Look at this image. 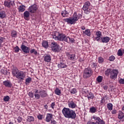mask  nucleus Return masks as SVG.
<instances>
[{
  "instance_id": "13d9d810",
  "label": "nucleus",
  "mask_w": 124,
  "mask_h": 124,
  "mask_svg": "<svg viewBox=\"0 0 124 124\" xmlns=\"http://www.w3.org/2000/svg\"><path fill=\"white\" fill-rule=\"evenodd\" d=\"M55 102H53L51 103V107L52 109H54V108H55Z\"/></svg>"
},
{
  "instance_id": "e433bc0d",
  "label": "nucleus",
  "mask_w": 124,
  "mask_h": 124,
  "mask_svg": "<svg viewBox=\"0 0 124 124\" xmlns=\"http://www.w3.org/2000/svg\"><path fill=\"white\" fill-rule=\"evenodd\" d=\"M102 79H103L102 76H99L97 78L96 80H97V82H98L99 83H101V82H102Z\"/></svg>"
},
{
  "instance_id": "6ab92c4d",
  "label": "nucleus",
  "mask_w": 124,
  "mask_h": 124,
  "mask_svg": "<svg viewBox=\"0 0 124 124\" xmlns=\"http://www.w3.org/2000/svg\"><path fill=\"white\" fill-rule=\"evenodd\" d=\"M58 67L59 68H66V67H67V65L64 63V62L61 61L60 63L58 64Z\"/></svg>"
},
{
  "instance_id": "338daca9",
  "label": "nucleus",
  "mask_w": 124,
  "mask_h": 124,
  "mask_svg": "<svg viewBox=\"0 0 124 124\" xmlns=\"http://www.w3.org/2000/svg\"><path fill=\"white\" fill-rule=\"evenodd\" d=\"M104 102H105V100H104V98H102L101 100V103H102V104H103Z\"/></svg>"
},
{
  "instance_id": "6e6d98bb",
  "label": "nucleus",
  "mask_w": 124,
  "mask_h": 124,
  "mask_svg": "<svg viewBox=\"0 0 124 124\" xmlns=\"http://www.w3.org/2000/svg\"><path fill=\"white\" fill-rule=\"evenodd\" d=\"M120 84H122V85H124V79L120 78L119 80Z\"/></svg>"
},
{
  "instance_id": "4468645a",
  "label": "nucleus",
  "mask_w": 124,
  "mask_h": 124,
  "mask_svg": "<svg viewBox=\"0 0 124 124\" xmlns=\"http://www.w3.org/2000/svg\"><path fill=\"white\" fill-rule=\"evenodd\" d=\"M3 84L5 87L7 88H12V83L11 82L8 80H5L3 82Z\"/></svg>"
},
{
  "instance_id": "de8ad7c7",
  "label": "nucleus",
  "mask_w": 124,
  "mask_h": 124,
  "mask_svg": "<svg viewBox=\"0 0 124 124\" xmlns=\"http://www.w3.org/2000/svg\"><path fill=\"white\" fill-rule=\"evenodd\" d=\"M37 118L38 119V120H40V121H41L42 120V119H43V115H41L40 114H39L37 116Z\"/></svg>"
},
{
  "instance_id": "ea45409f",
  "label": "nucleus",
  "mask_w": 124,
  "mask_h": 124,
  "mask_svg": "<svg viewBox=\"0 0 124 124\" xmlns=\"http://www.w3.org/2000/svg\"><path fill=\"white\" fill-rule=\"evenodd\" d=\"M63 41H64L65 42H67V43H69V36H66V35H65Z\"/></svg>"
},
{
  "instance_id": "6e6552de",
  "label": "nucleus",
  "mask_w": 124,
  "mask_h": 124,
  "mask_svg": "<svg viewBox=\"0 0 124 124\" xmlns=\"http://www.w3.org/2000/svg\"><path fill=\"white\" fill-rule=\"evenodd\" d=\"M95 35H96V36L93 38V40L94 41H95V40L98 42L100 41V40H101V38L102 37H101L102 36V33L101 31H97L95 33Z\"/></svg>"
},
{
  "instance_id": "c03bdc74",
  "label": "nucleus",
  "mask_w": 124,
  "mask_h": 124,
  "mask_svg": "<svg viewBox=\"0 0 124 124\" xmlns=\"http://www.w3.org/2000/svg\"><path fill=\"white\" fill-rule=\"evenodd\" d=\"M10 99V97L9 96H6L4 97L3 100L4 101L7 102L9 101V100Z\"/></svg>"
},
{
  "instance_id": "f3484780",
  "label": "nucleus",
  "mask_w": 124,
  "mask_h": 124,
  "mask_svg": "<svg viewBox=\"0 0 124 124\" xmlns=\"http://www.w3.org/2000/svg\"><path fill=\"white\" fill-rule=\"evenodd\" d=\"M39 93H40V96H41V97L42 98H44L45 97H46V96H47V95H48V94H47V92H46V91L45 90H43V91H41L39 92Z\"/></svg>"
},
{
  "instance_id": "8fccbe9b",
  "label": "nucleus",
  "mask_w": 124,
  "mask_h": 124,
  "mask_svg": "<svg viewBox=\"0 0 124 124\" xmlns=\"http://www.w3.org/2000/svg\"><path fill=\"white\" fill-rule=\"evenodd\" d=\"M77 93L76 89L74 88L70 91V93H72L73 94H74V93Z\"/></svg>"
},
{
  "instance_id": "c85d7f7f",
  "label": "nucleus",
  "mask_w": 124,
  "mask_h": 124,
  "mask_svg": "<svg viewBox=\"0 0 124 124\" xmlns=\"http://www.w3.org/2000/svg\"><path fill=\"white\" fill-rule=\"evenodd\" d=\"M112 69H108L105 71V75L106 76H109V75H111V73H112Z\"/></svg>"
},
{
  "instance_id": "2eb2a0df",
  "label": "nucleus",
  "mask_w": 124,
  "mask_h": 124,
  "mask_svg": "<svg viewBox=\"0 0 124 124\" xmlns=\"http://www.w3.org/2000/svg\"><path fill=\"white\" fill-rule=\"evenodd\" d=\"M68 106L69 108H71L72 109H74V108H76L77 107V105L73 101H70L68 102Z\"/></svg>"
},
{
  "instance_id": "603ef678",
  "label": "nucleus",
  "mask_w": 124,
  "mask_h": 124,
  "mask_svg": "<svg viewBox=\"0 0 124 124\" xmlns=\"http://www.w3.org/2000/svg\"><path fill=\"white\" fill-rule=\"evenodd\" d=\"M17 122L19 123H21L22 121H23V118H22L21 117L19 116L17 118Z\"/></svg>"
},
{
  "instance_id": "72a5a7b5",
  "label": "nucleus",
  "mask_w": 124,
  "mask_h": 124,
  "mask_svg": "<svg viewBox=\"0 0 124 124\" xmlns=\"http://www.w3.org/2000/svg\"><path fill=\"white\" fill-rule=\"evenodd\" d=\"M31 80L32 78L31 77H28L27 78H26L25 80L26 85H29V84L31 83Z\"/></svg>"
},
{
  "instance_id": "20e7f679",
  "label": "nucleus",
  "mask_w": 124,
  "mask_h": 124,
  "mask_svg": "<svg viewBox=\"0 0 124 124\" xmlns=\"http://www.w3.org/2000/svg\"><path fill=\"white\" fill-rule=\"evenodd\" d=\"M93 74V72L91 68H85L83 71V78L85 79H88L90 77H92Z\"/></svg>"
},
{
  "instance_id": "b1692460",
  "label": "nucleus",
  "mask_w": 124,
  "mask_h": 124,
  "mask_svg": "<svg viewBox=\"0 0 124 124\" xmlns=\"http://www.w3.org/2000/svg\"><path fill=\"white\" fill-rule=\"evenodd\" d=\"M26 10V7L24 5H20L18 7L19 12H24Z\"/></svg>"
},
{
  "instance_id": "c9c22d12",
  "label": "nucleus",
  "mask_w": 124,
  "mask_h": 124,
  "mask_svg": "<svg viewBox=\"0 0 124 124\" xmlns=\"http://www.w3.org/2000/svg\"><path fill=\"white\" fill-rule=\"evenodd\" d=\"M107 107L108 110H113V104L111 103L108 104Z\"/></svg>"
},
{
  "instance_id": "c756f323",
  "label": "nucleus",
  "mask_w": 124,
  "mask_h": 124,
  "mask_svg": "<svg viewBox=\"0 0 124 124\" xmlns=\"http://www.w3.org/2000/svg\"><path fill=\"white\" fill-rule=\"evenodd\" d=\"M89 112L92 114H93L94 113L97 112V110H96V108H95L94 107H92L90 108Z\"/></svg>"
},
{
  "instance_id": "a18cd8bd",
  "label": "nucleus",
  "mask_w": 124,
  "mask_h": 124,
  "mask_svg": "<svg viewBox=\"0 0 124 124\" xmlns=\"http://www.w3.org/2000/svg\"><path fill=\"white\" fill-rule=\"evenodd\" d=\"M34 96H35V99H40V97H41L40 94H39L38 93H35Z\"/></svg>"
},
{
  "instance_id": "a878e982",
  "label": "nucleus",
  "mask_w": 124,
  "mask_h": 124,
  "mask_svg": "<svg viewBox=\"0 0 124 124\" xmlns=\"http://www.w3.org/2000/svg\"><path fill=\"white\" fill-rule=\"evenodd\" d=\"M87 97L88 100H90V99H93L94 98V94L92 93V92H90L87 95Z\"/></svg>"
},
{
  "instance_id": "dca6fc26",
  "label": "nucleus",
  "mask_w": 124,
  "mask_h": 124,
  "mask_svg": "<svg viewBox=\"0 0 124 124\" xmlns=\"http://www.w3.org/2000/svg\"><path fill=\"white\" fill-rule=\"evenodd\" d=\"M30 12L28 11H26L25 12H24V14H23V16H24V18L26 20V21H29V20H30Z\"/></svg>"
},
{
  "instance_id": "473e14b6",
  "label": "nucleus",
  "mask_w": 124,
  "mask_h": 124,
  "mask_svg": "<svg viewBox=\"0 0 124 124\" xmlns=\"http://www.w3.org/2000/svg\"><path fill=\"white\" fill-rule=\"evenodd\" d=\"M83 33H85L87 36H91V30L87 29L83 31Z\"/></svg>"
},
{
  "instance_id": "393cba45",
  "label": "nucleus",
  "mask_w": 124,
  "mask_h": 124,
  "mask_svg": "<svg viewBox=\"0 0 124 124\" xmlns=\"http://www.w3.org/2000/svg\"><path fill=\"white\" fill-rule=\"evenodd\" d=\"M44 61L46 62H51V56L50 55H46L44 56Z\"/></svg>"
},
{
  "instance_id": "864d4df0",
  "label": "nucleus",
  "mask_w": 124,
  "mask_h": 124,
  "mask_svg": "<svg viewBox=\"0 0 124 124\" xmlns=\"http://www.w3.org/2000/svg\"><path fill=\"white\" fill-rule=\"evenodd\" d=\"M1 72H2L4 75H7V70H1Z\"/></svg>"
},
{
  "instance_id": "5701e85b",
  "label": "nucleus",
  "mask_w": 124,
  "mask_h": 124,
  "mask_svg": "<svg viewBox=\"0 0 124 124\" xmlns=\"http://www.w3.org/2000/svg\"><path fill=\"white\" fill-rule=\"evenodd\" d=\"M124 118V113L120 110L118 112V119L119 120H123Z\"/></svg>"
},
{
  "instance_id": "f03ea898",
  "label": "nucleus",
  "mask_w": 124,
  "mask_h": 124,
  "mask_svg": "<svg viewBox=\"0 0 124 124\" xmlns=\"http://www.w3.org/2000/svg\"><path fill=\"white\" fill-rule=\"evenodd\" d=\"M63 21L67 23V24L74 25L76 23V21H78V15H77V13H75L72 17L64 18Z\"/></svg>"
},
{
  "instance_id": "4d7b16f0",
  "label": "nucleus",
  "mask_w": 124,
  "mask_h": 124,
  "mask_svg": "<svg viewBox=\"0 0 124 124\" xmlns=\"http://www.w3.org/2000/svg\"><path fill=\"white\" fill-rule=\"evenodd\" d=\"M5 38L2 37H0V43H2L3 42V41L4 40Z\"/></svg>"
},
{
  "instance_id": "0e129e2a",
  "label": "nucleus",
  "mask_w": 124,
  "mask_h": 124,
  "mask_svg": "<svg viewBox=\"0 0 124 124\" xmlns=\"http://www.w3.org/2000/svg\"><path fill=\"white\" fill-rule=\"evenodd\" d=\"M80 29H81L82 31H85V30H86V27L84 26H82L80 27Z\"/></svg>"
},
{
  "instance_id": "7ed1b4c3",
  "label": "nucleus",
  "mask_w": 124,
  "mask_h": 124,
  "mask_svg": "<svg viewBox=\"0 0 124 124\" xmlns=\"http://www.w3.org/2000/svg\"><path fill=\"white\" fill-rule=\"evenodd\" d=\"M52 37L55 40H59V41H63L65 34L61 33L58 31L54 32L52 33Z\"/></svg>"
},
{
  "instance_id": "f704fd0d",
  "label": "nucleus",
  "mask_w": 124,
  "mask_h": 124,
  "mask_svg": "<svg viewBox=\"0 0 124 124\" xmlns=\"http://www.w3.org/2000/svg\"><path fill=\"white\" fill-rule=\"evenodd\" d=\"M61 90L59 89L58 88H56L55 91V94H57V95H61Z\"/></svg>"
},
{
  "instance_id": "39448f33",
  "label": "nucleus",
  "mask_w": 124,
  "mask_h": 124,
  "mask_svg": "<svg viewBox=\"0 0 124 124\" xmlns=\"http://www.w3.org/2000/svg\"><path fill=\"white\" fill-rule=\"evenodd\" d=\"M51 49L53 52H60V46L57 43L53 42L51 44Z\"/></svg>"
},
{
  "instance_id": "f257e3e1",
  "label": "nucleus",
  "mask_w": 124,
  "mask_h": 124,
  "mask_svg": "<svg viewBox=\"0 0 124 124\" xmlns=\"http://www.w3.org/2000/svg\"><path fill=\"white\" fill-rule=\"evenodd\" d=\"M62 113L64 117L66 119H71V120H75L76 119L75 111L69 108H63L62 110Z\"/></svg>"
},
{
  "instance_id": "a211bd4d",
  "label": "nucleus",
  "mask_w": 124,
  "mask_h": 124,
  "mask_svg": "<svg viewBox=\"0 0 124 124\" xmlns=\"http://www.w3.org/2000/svg\"><path fill=\"white\" fill-rule=\"evenodd\" d=\"M52 118H53V114L52 113H47L46 118V121L47 123H49L52 121Z\"/></svg>"
},
{
  "instance_id": "0eeeda50",
  "label": "nucleus",
  "mask_w": 124,
  "mask_h": 124,
  "mask_svg": "<svg viewBox=\"0 0 124 124\" xmlns=\"http://www.w3.org/2000/svg\"><path fill=\"white\" fill-rule=\"evenodd\" d=\"M92 7H93V6L91 5V2L87 1L84 3L82 9L84 11H86V10H91Z\"/></svg>"
},
{
  "instance_id": "f8f14e48",
  "label": "nucleus",
  "mask_w": 124,
  "mask_h": 124,
  "mask_svg": "<svg viewBox=\"0 0 124 124\" xmlns=\"http://www.w3.org/2000/svg\"><path fill=\"white\" fill-rule=\"evenodd\" d=\"M4 5H5V6L9 8L11 6H13V5H14V2L13 1L10 0L5 1Z\"/></svg>"
},
{
  "instance_id": "69168bd1",
  "label": "nucleus",
  "mask_w": 124,
  "mask_h": 124,
  "mask_svg": "<svg viewBox=\"0 0 124 124\" xmlns=\"http://www.w3.org/2000/svg\"><path fill=\"white\" fill-rule=\"evenodd\" d=\"M93 65L94 68H96V66H97V65H96V64H95V63H93Z\"/></svg>"
},
{
  "instance_id": "9b49d317",
  "label": "nucleus",
  "mask_w": 124,
  "mask_h": 124,
  "mask_svg": "<svg viewBox=\"0 0 124 124\" xmlns=\"http://www.w3.org/2000/svg\"><path fill=\"white\" fill-rule=\"evenodd\" d=\"M37 10V6H36V4L32 5L28 8V11H29L30 13H35Z\"/></svg>"
},
{
  "instance_id": "ddd939ff",
  "label": "nucleus",
  "mask_w": 124,
  "mask_h": 124,
  "mask_svg": "<svg viewBox=\"0 0 124 124\" xmlns=\"http://www.w3.org/2000/svg\"><path fill=\"white\" fill-rule=\"evenodd\" d=\"M100 41L103 43H108L110 41V38L108 36L102 37Z\"/></svg>"
},
{
  "instance_id": "49530a36",
  "label": "nucleus",
  "mask_w": 124,
  "mask_h": 124,
  "mask_svg": "<svg viewBox=\"0 0 124 124\" xmlns=\"http://www.w3.org/2000/svg\"><path fill=\"white\" fill-rule=\"evenodd\" d=\"M103 62H104V59H103L102 57H99L98 62H99V63H102Z\"/></svg>"
},
{
  "instance_id": "4be33fe9",
  "label": "nucleus",
  "mask_w": 124,
  "mask_h": 124,
  "mask_svg": "<svg viewBox=\"0 0 124 124\" xmlns=\"http://www.w3.org/2000/svg\"><path fill=\"white\" fill-rule=\"evenodd\" d=\"M69 13L66 11V10H64V11H62L61 13V15L64 17H68V15Z\"/></svg>"
},
{
  "instance_id": "412c9836",
  "label": "nucleus",
  "mask_w": 124,
  "mask_h": 124,
  "mask_svg": "<svg viewBox=\"0 0 124 124\" xmlns=\"http://www.w3.org/2000/svg\"><path fill=\"white\" fill-rule=\"evenodd\" d=\"M42 46L45 49H47L48 47H49V44H48V42L46 40H43L42 43Z\"/></svg>"
},
{
  "instance_id": "680f3d73",
  "label": "nucleus",
  "mask_w": 124,
  "mask_h": 124,
  "mask_svg": "<svg viewBox=\"0 0 124 124\" xmlns=\"http://www.w3.org/2000/svg\"><path fill=\"white\" fill-rule=\"evenodd\" d=\"M51 124H57V122H56V121H55V120H51Z\"/></svg>"
},
{
  "instance_id": "423d86ee",
  "label": "nucleus",
  "mask_w": 124,
  "mask_h": 124,
  "mask_svg": "<svg viewBox=\"0 0 124 124\" xmlns=\"http://www.w3.org/2000/svg\"><path fill=\"white\" fill-rule=\"evenodd\" d=\"M16 77L20 81H23L26 77V74L24 72L21 71L18 72Z\"/></svg>"
},
{
  "instance_id": "bf43d9fd",
  "label": "nucleus",
  "mask_w": 124,
  "mask_h": 124,
  "mask_svg": "<svg viewBox=\"0 0 124 124\" xmlns=\"http://www.w3.org/2000/svg\"><path fill=\"white\" fill-rule=\"evenodd\" d=\"M82 14H78V20H79V19H82Z\"/></svg>"
},
{
  "instance_id": "3c124183",
  "label": "nucleus",
  "mask_w": 124,
  "mask_h": 124,
  "mask_svg": "<svg viewBox=\"0 0 124 124\" xmlns=\"http://www.w3.org/2000/svg\"><path fill=\"white\" fill-rule=\"evenodd\" d=\"M114 60H115V56L113 55L111 56L109 58V61H110V62H113L114 61Z\"/></svg>"
},
{
  "instance_id": "9d476101",
  "label": "nucleus",
  "mask_w": 124,
  "mask_h": 124,
  "mask_svg": "<svg viewBox=\"0 0 124 124\" xmlns=\"http://www.w3.org/2000/svg\"><path fill=\"white\" fill-rule=\"evenodd\" d=\"M20 48L22 51V52H23V53H25V54H29L30 53V47L25 46V45H24V44H22L20 46Z\"/></svg>"
},
{
  "instance_id": "bb28decb",
  "label": "nucleus",
  "mask_w": 124,
  "mask_h": 124,
  "mask_svg": "<svg viewBox=\"0 0 124 124\" xmlns=\"http://www.w3.org/2000/svg\"><path fill=\"white\" fill-rule=\"evenodd\" d=\"M27 122L29 123H31V122H34V117L31 116H27Z\"/></svg>"
},
{
  "instance_id": "58836bf2",
  "label": "nucleus",
  "mask_w": 124,
  "mask_h": 124,
  "mask_svg": "<svg viewBox=\"0 0 124 124\" xmlns=\"http://www.w3.org/2000/svg\"><path fill=\"white\" fill-rule=\"evenodd\" d=\"M14 50H15V53H18L20 51V48L18 46H16V47H14Z\"/></svg>"
},
{
  "instance_id": "7c9ffc66",
  "label": "nucleus",
  "mask_w": 124,
  "mask_h": 124,
  "mask_svg": "<svg viewBox=\"0 0 124 124\" xmlns=\"http://www.w3.org/2000/svg\"><path fill=\"white\" fill-rule=\"evenodd\" d=\"M6 16V14H5V12L4 11L0 12V18H1V19H3L4 18H5Z\"/></svg>"
},
{
  "instance_id": "4c0bfd02",
  "label": "nucleus",
  "mask_w": 124,
  "mask_h": 124,
  "mask_svg": "<svg viewBox=\"0 0 124 124\" xmlns=\"http://www.w3.org/2000/svg\"><path fill=\"white\" fill-rule=\"evenodd\" d=\"M31 54H34V55H37V50L34 49H31L30 50Z\"/></svg>"
},
{
  "instance_id": "2f4dec72",
  "label": "nucleus",
  "mask_w": 124,
  "mask_h": 124,
  "mask_svg": "<svg viewBox=\"0 0 124 124\" xmlns=\"http://www.w3.org/2000/svg\"><path fill=\"white\" fill-rule=\"evenodd\" d=\"M11 36L13 38L17 37V31H16L13 30L11 31Z\"/></svg>"
},
{
  "instance_id": "79ce46f5",
  "label": "nucleus",
  "mask_w": 124,
  "mask_h": 124,
  "mask_svg": "<svg viewBox=\"0 0 124 124\" xmlns=\"http://www.w3.org/2000/svg\"><path fill=\"white\" fill-rule=\"evenodd\" d=\"M117 55H118V56H119V57H122V56H123V51H122L121 49H119L118 51Z\"/></svg>"
},
{
  "instance_id": "aec40b11",
  "label": "nucleus",
  "mask_w": 124,
  "mask_h": 124,
  "mask_svg": "<svg viewBox=\"0 0 124 124\" xmlns=\"http://www.w3.org/2000/svg\"><path fill=\"white\" fill-rule=\"evenodd\" d=\"M18 72H19V70H18V68H17L16 67H14L12 69V73L13 76H15L16 77Z\"/></svg>"
},
{
  "instance_id": "cd10ccee",
  "label": "nucleus",
  "mask_w": 124,
  "mask_h": 124,
  "mask_svg": "<svg viewBox=\"0 0 124 124\" xmlns=\"http://www.w3.org/2000/svg\"><path fill=\"white\" fill-rule=\"evenodd\" d=\"M75 57H76V55L74 54L68 55V59L70 60V61L74 60L75 59Z\"/></svg>"
},
{
  "instance_id": "e2e57ef3",
  "label": "nucleus",
  "mask_w": 124,
  "mask_h": 124,
  "mask_svg": "<svg viewBox=\"0 0 124 124\" xmlns=\"http://www.w3.org/2000/svg\"><path fill=\"white\" fill-rule=\"evenodd\" d=\"M103 88H104V90H105V91H107L108 89V86L105 85L103 86Z\"/></svg>"
},
{
  "instance_id": "37998d69",
  "label": "nucleus",
  "mask_w": 124,
  "mask_h": 124,
  "mask_svg": "<svg viewBox=\"0 0 124 124\" xmlns=\"http://www.w3.org/2000/svg\"><path fill=\"white\" fill-rule=\"evenodd\" d=\"M96 123H97V124H105V121L101 119L98 121H96Z\"/></svg>"
},
{
  "instance_id": "052dcab7",
  "label": "nucleus",
  "mask_w": 124,
  "mask_h": 124,
  "mask_svg": "<svg viewBox=\"0 0 124 124\" xmlns=\"http://www.w3.org/2000/svg\"><path fill=\"white\" fill-rule=\"evenodd\" d=\"M111 113L112 114H117V110L116 109H113L111 111Z\"/></svg>"
},
{
  "instance_id": "1a4fd4ad",
  "label": "nucleus",
  "mask_w": 124,
  "mask_h": 124,
  "mask_svg": "<svg viewBox=\"0 0 124 124\" xmlns=\"http://www.w3.org/2000/svg\"><path fill=\"white\" fill-rule=\"evenodd\" d=\"M118 76V70L113 69L110 74V78L113 80H116Z\"/></svg>"
},
{
  "instance_id": "5fc2aeb1",
  "label": "nucleus",
  "mask_w": 124,
  "mask_h": 124,
  "mask_svg": "<svg viewBox=\"0 0 124 124\" xmlns=\"http://www.w3.org/2000/svg\"><path fill=\"white\" fill-rule=\"evenodd\" d=\"M93 119H94L95 121H97V122H98L101 119L99 117H95V116H93Z\"/></svg>"
},
{
  "instance_id": "09e8293b",
  "label": "nucleus",
  "mask_w": 124,
  "mask_h": 124,
  "mask_svg": "<svg viewBox=\"0 0 124 124\" xmlns=\"http://www.w3.org/2000/svg\"><path fill=\"white\" fill-rule=\"evenodd\" d=\"M28 95L30 96V97H31V98H33V96H34L33 93H32V92H29L28 93Z\"/></svg>"
},
{
  "instance_id": "a19ab883",
  "label": "nucleus",
  "mask_w": 124,
  "mask_h": 124,
  "mask_svg": "<svg viewBox=\"0 0 124 124\" xmlns=\"http://www.w3.org/2000/svg\"><path fill=\"white\" fill-rule=\"evenodd\" d=\"M75 42V40L74 38H71L69 37V43H74Z\"/></svg>"
},
{
  "instance_id": "774afa93",
  "label": "nucleus",
  "mask_w": 124,
  "mask_h": 124,
  "mask_svg": "<svg viewBox=\"0 0 124 124\" xmlns=\"http://www.w3.org/2000/svg\"><path fill=\"white\" fill-rule=\"evenodd\" d=\"M35 93H39V92L38 93V90H35Z\"/></svg>"
}]
</instances>
